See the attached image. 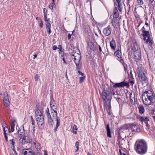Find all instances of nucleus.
Wrapping results in <instances>:
<instances>
[{
    "label": "nucleus",
    "mask_w": 155,
    "mask_h": 155,
    "mask_svg": "<svg viewBox=\"0 0 155 155\" xmlns=\"http://www.w3.org/2000/svg\"><path fill=\"white\" fill-rule=\"evenodd\" d=\"M84 76L82 77L81 76V77L79 78V82L80 83H82L84 80Z\"/></svg>",
    "instance_id": "c03bdc74"
},
{
    "label": "nucleus",
    "mask_w": 155,
    "mask_h": 155,
    "mask_svg": "<svg viewBox=\"0 0 155 155\" xmlns=\"http://www.w3.org/2000/svg\"><path fill=\"white\" fill-rule=\"evenodd\" d=\"M39 26L41 28H42L43 27V24L42 20H41V22L39 24Z\"/></svg>",
    "instance_id": "6e6d98bb"
},
{
    "label": "nucleus",
    "mask_w": 155,
    "mask_h": 155,
    "mask_svg": "<svg viewBox=\"0 0 155 155\" xmlns=\"http://www.w3.org/2000/svg\"><path fill=\"white\" fill-rule=\"evenodd\" d=\"M143 21H141L139 23V25H138V27H139L140 25V24H141V23H143Z\"/></svg>",
    "instance_id": "338daca9"
},
{
    "label": "nucleus",
    "mask_w": 155,
    "mask_h": 155,
    "mask_svg": "<svg viewBox=\"0 0 155 155\" xmlns=\"http://www.w3.org/2000/svg\"><path fill=\"white\" fill-rule=\"evenodd\" d=\"M58 48V47L56 45H54L53 46L52 49L53 50H56Z\"/></svg>",
    "instance_id": "5fc2aeb1"
},
{
    "label": "nucleus",
    "mask_w": 155,
    "mask_h": 155,
    "mask_svg": "<svg viewBox=\"0 0 155 155\" xmlns=\"http://www.w3.org/2000/svg\"><path fill=\"white\" fill-rule=\"evenodd\" d=\"M146 21L145 23V25L146 26V27H149V24L148 23V22H147V21H148V20L147 18H146Z\"/></svg>",
    "instance_id": "09e8293b"
},
{
    "label": "nucleus",
    "mask_w": 155,
    "mask_h": 155,
    "mask_svg": "<svg viewBox=\"0 0 155 155\" xmlns=\"http://www.w3.org/2000/svg\"><path fill=\"white\" fill-rule=\"evenodd\" d=\"M130 76L131 77L133 78L132 71L130 72Z\"/></svg>",
    "instance_id": "69168bd1"
},
{
    "label": "nucleus",
    "mask_w": 155,
    "mask_h": 155,
    "mask_svg": "<svg viewBox=\"0 0 155 155\" xmlns=\"http://www.w3.org/2000/svg\"><path fill=\"white\" fill-rule=\"evenodd\" d=\"M146 29H145V28L144 26H143L142 28H141V29L143 33L145 31H146Z\"/></svg>",
    "instance_id": "864d4df0"
},
{
    "label": "nucleus",
    "mask_w": 155,
    "mask_h": 155,
    "mask_svg": "<svg viewBox=\"0 0 155 155\" xmlns=\"http://www.w3.org/2000/svg\"><path fill=\"white\" fill-rule=\"evenodd\" d=\"M15 121L12 122L11 124V130L12 132H13L14 130V127L15 126V124L14 123Z\"/></svg>",
    "instance_id": "c9c22d12"
},
{
    "label": "nucleus",
    "mask_w": 155,
    "mask_h": 155,
    "mask_svg": "<svg viewBox=\"0 0 155 155\" xmlns=\"http://www.w3.org/2000/svg\"><path fill=\"white\" fill-rule=\"evenodd\" d=\"M137 118L138 120L139 121L142 125H145L147 129H149L150 125L151 124V118L149 116H145L143 115L141 116L138 115Z\"/></svg>",
    "instance_id": "7ed1b4c3"
},
{
    "label": "nucleus",
    "mask_w": 155,
    "mask_h": 155,
    "mask_svg": "<svg viewBox=\"0 0 155 155\" xmlns=\"http://www.w3.org/2000/svg\"><path fill=\"white\" fill-rule=\"evenodd\" d=\"M59 125H55V127L54 129V132H55L58 128V127H59Z\"/></svg>",
    "instance_id": "603ef678"
},
{
    "label": "nucleus",
    "mask_w": 155,
    "mask_h": 155,
    "mask_svg": "<svg viewBox=\"0 0 155 155\" xmlns=\"http://www.w3.org/2000/svg\"><path fill=\"white\" fill-rule=\"evenodd\" d=\"M23 153L25 155H35V154L30 149H27L23 151Z\"/></svg>",
    "instance_id": "4be33fe9"
},
{
    "label": "nucleus",
    "mask_w": 155,
    "mask_h": 155,
    "mask_svg": "<svg viewBox=\"0 0 155 155\" xmlns=\"http://www.w3.org/2000/svg\"><path fill=\"white\" fill-rule=\"evenodd\" d=\"M114 12L113 16L114 18H116L117 19H119V17L118 16V12L117 8L114 10Z\"/></svg>",
    "instance_id": "c756f323"
},
{
    "label": "nucleus",
    "mask_w": 155,
    "mask_h": 155,
    "mask_svg": "<svg viewBox=\"0 0 155 155\" xmlns=\"http://www.w3.org/2000/svg\"><path fill=\"white\" fill-rule=\"evenodd\" d=\"M36 119L39 127L41 129L43 128L44 126V121L43 116L37 117V119Z\"/></svg>",
    "instance_id": "1a4fd4ad"
},
{
    "label": "nucleus",
    "mask_w": 155,
    "mask_h": 155,
    "mask_svg": "<svg viewBox=\"0 0 155 155\" xmlns=\"http://www.w3.org/2000/svg\"><path fill=\"white\" fill-rule=\"evenodd\" d=\"M117 143L119 147L121 148L123 147L125 144V140L122 138H120L117 140Z\"/></svg>",
    "instance_id": "f3484780"
},
{
    "label": "nucleus",
    "mask_w": 155,
    "mask_h": 155,
    "mask_svg": "<svg viewBox=\"0 0 155 155\" xmlns=\"http://www.w3.org/2000/svg\"><path fill=\"white\" fill-rule=\"evenodd\" d=\"M119 19H117V18H114L112 22L113 26L115 27L118 25L119 23Z\"/></svg>",
    "instance_id": "393cba45"
},
{
    "label": "nucleus",
    "mask_w": 155,
    "mask_h": 155,
    "mask_svg": "<svg viewBox=\"0 0 155 155\" xmlns=\"http://www.w3.org/2000/svg\"><path fill=\"white\" fill-rule=\"evenodd\" d=\"M3 103L6 107H8L9 105V100L7 92L5 93L4 94Z\"/></svg>",
    "instance_id": "9d476101"
},
{
    "label": "nucleus",
    "mask_w": 155,
    "mask_h": 155,
    "mask_svg": "<svg viewBox=\"0 0 155 155\" xmlns=\"http://www.w3.org/2000/svg\"><path fill=\"white\" fill-rule=\"evenodd\" d=\"M78 127L76 125L74 124L72 127L71 126V131L72 132L73 134H77Z\"/></svg>",
    "instance_id": "412c9836"
},
{
    "label": "nucleus",
    "mask_w": 155,
    "mask_h": 155,
    "mask_svg": "<svg viewBox=\"0 0 155 155\" xmlns=\"http://www.w3.org/2000/svg\"><path fill=\"white\" fill-rule=\"evenodd\" d=\"M72 59L76 64L77 68L79 64L81 55L79 50L77 48H75L72 52Z\"/></svg>",
    "instance_id": "39448f33"
},
{
    "label": "nucleus",
    "mask_w": 155,
    "mask_h": 155,
    "mask_svg": "<svg viewBox=\"0 0 155 155\" xmlns=\"http://www.w3.org/2000/svg\"><path fill=\"white\" fill-rule=\"evenodd\" d=\"M44 18L45 21L47 22H48L49 21L50 19L49 18H47L46 16V14H45V15H44Z\"/></svg>",
    "instance_id": "37998d69"
},
{
    "label": "nucleus",
    "mask_w": 155,
    "mask_h": 155,
    "mask_svg": "<svg viewBox=\"0 0 155 155\" xmlns=\"http://www.w3.org/2000/svg\"><path fill=\"white\" fill-rule=\"evenodd\" d=\"M56 125L59 126L60 122V119L59 118H57V119H56Z\"/></svg>",
    "instance_id": "a18cd8bd"
},
{
    "label": "nucleus",
    "mask_w": 155,
    "mask_h": 155,
    "mask_svg": "<svg viewBox=\"0 0 155 155\" xmlns=\"http://www.w3.org/2000/svg\"><path fill=\"white\" fill-rule=\"evenodd\" d=\"M135 150L137 152L141 155L145 154L147 150V146L146 142L143 140L136 142Z\"/></svg>",
    "instance_id": "f03ea898"
},
{
    "label": "nucleus",
    "mask_w": 155,
    "mask_h": 155,
    "mask_svg": "<svg viewBox=\"0 0 155 155\" xmlns=\"http://www.w3.org/2000/svg\"><path fill=\"white\" fill-rule=\"evenodd\" d=\"M24 140H25V142L27 143H31L32 141V140L30 139L28 136H24L23 137Z\"/></svg>",
    "instance_id": "bb28decb"
},
{
    "label": "nucleus",
    "mask_w": 155,
    "mask_h": 155,
    "mask_svg": "<svg viewBox=\"0 0 155 155\" xmlns=\"http://www.w3.org/2000/svg\"><path fill=\"white\" fill-rule=\"evenodd\" d=\"M132 49L134 52H137L140 51L139 46L136 42L133 43Z\"/></svg>",
    "instance_id": "dca6fc26"
},
{
    "label": "nucleus",
    "mask_w": 155,
    "mask_h": 155,
    "mask_svg": "<svg viewBox=\"0 0 155 155\" xmlns=\"http://www.w3.org/2000/svg\"><path fill=\"white\" fill-rule=\"evenodd\" d=\"M62 60L63 61L64 63L65 64H66V63L65 61V59L64 58H62Z\"/></svg>",
    "instance_id": "e2e57ef3"
},
{
    "label": "nucleus",
    "mask_w": 155,
    "mask_h": 155,
    "mask_svg": "<svg viewBox=\"0 0 155 155\" xmlns=\"http://www.w3.org/2000/svg\"><path fill=\"white\" fill-rule=\"evenodd\" d=\"M25 140H24V138L23 137H20L19 140V143H20V144L22 145L25 144V143H26V142L25 141Z\"/></svg>",
    "instance_id": "473e14b6"
},
{
    "label": "nucleus",
    "mask_w": 155,
    "mask_h": 155,
    "mask_svg": "<svg viewBox=\"0 0 155 155\" xmlns=\"http://www.w3.org/2000/svg\"><path fill=\"white\" fill-rule=\"evenodd\" d=\"M118 4V9L119 11L121 12L122 9V5L120 0H116Z\"/></svg>",
    "instance_id": "c85d7f7f"
},
{
    "label": "nucleus",
    "mask_w": 155,
    "mask_h": 155,
    "mask_svg": "<svg viewBox=\"0 0 155 155\" xmlns=\"http://www.w3.org/2000/svg\"><path fill=\"white\" fill-rule=\"evenodd\" d=\"M106 129L107 136L109 137H111V134L110 129L109 127V124H107V125Z\"/></svg>",
    "instance_id": "a878e982"
},
{
    "label": "nucleus",
    "mask_w": 155,
    "mask_h": 155,
    "mask_svg": "<svg viewBox=\"0 0 155 155\" xmlns=\"http://www.w3.org/2000/svg\"><path fill=\"white\" fill-rule=\"evenodd\" d=\"M140 129L138 126L136 124H132L130 125V127L129 129V132L130 133L129 134V135L131 136L136 133L140 132Z\"/></svg>",
    "instance_id": "6e6552de"
},
{
    "label": "nucleus",
    "mask_w": 155,
    "mask_h": 155,
    "mask_svg": "<svg viewBox=\"0 0 155 155\" xmlns=\"http://www.w3.org/2000/svg\"><path fill=\"white\" fill-rule=\"evenodd\" d=\"M55 103L54 99H52L51 100L50 104V106L55 105Z\"/></svg>",
    "instance_id": "58836bf2"
},
{
    "label": "nucleus",
    "mask_w": 155,
    "mask_h": 155,
    "mask_svg": "<svg viewBox=\"0 0 155 155\" xmlns=\"http://www.w3.org/2000/svg\"><path fill=\"white\" fill-rule=\"evenodd\" d=\"M33 129H32V131H33V133H34L35 131V127L34 126H33Z\"/></svg>",
    "instance_id": "0e129e2a"
},
{
    "label": "nucleus",
    "mask_w": 155,
    "mask_h": 155,
    "mask_svg": "<svg viewBox=\"0 0 155 155\" xmlns=\"http://www.w3.org/2000/svg\"><path fill=\"white\" fill-rule=\"evenodd\" d=\"M50 107L51 108L52 113L53 112V111L54 112H56L57 111L56 107L55 105L51 106Z\"/></svg>",
    "instance_id": "e433bc0d"
},
{
    "label": "nucleus",
    "mask_w": 155,
    "mask_h": 155,
    "mask_svg": "<svg viewBox=\"0 0 155 155\" xmlns=\"http://www.w3.org/2000/svg\"><path fill=\"white\" fill-rule=\"evenodd\" d=\"M117 59L119 61H120L121 63H123L124 62V60L121 58H120V59Z\"/></svg>",
    "instance_id": "4d7b16f0"
},
{
    "label": "nucleus",
    "mask_w": 155,
    "mask_h": 155,
    "mask_svg": "<svg viewBox=\"0 0 155 155\" xmlns=\"http://www.w3.org/2000/svg\"><path fill=\"white\" fill-rule=\"evenodd\" d=\"M139 112L140 114H143L145 111V109L144 107L142 105L139 106L138 107Z\"/></svg>",
    "instance_id": "b1692460"
},
{
    "label": "nucleus",
    "mask_w": 155,
    "mask_h": 155,
    "mask_svg": "<svg viewBox=\"0 0 155 155\" xmlns=\"http://www.w3.org/2000/svg\"><path fill=\"white\" fill-rule=\"evenodd\" d=\"M117 140H119L120 138H122L121 137V136L120 134L119 133L118 134V136H117Z\"/></svg>",
    "instance_id": "13d9d810"
},
{
    "label": "nucleus",
    "mask_w": 155,
    "mask_h": 155,
    "mask_svg": "<svg viewBox=\"0 0 155 155\" xmlns=\"http://www.w3.org/2000/svg\"><path fill=\"white\" fill-rule=\"evenodd\" d=\"M128 84L126 83L124 81H123L120 83H116L113 86L114 88L117 87H123L125 86H127Z\"/></svg>",
    "instance_id": "f8f14e48"
},
{
    "label": "nucleus",
    "mask_w": 155,
    "mask_h": 155,
    "mask_svg": "<svg viewBox=\"0 0 155 155\" xmlns=\"http://www.w3.org/2000/svg\"><path fill=\"white\" fill-rule=\"evenodd\" d=\"M3 129L5 138V140L7 141L8 140L7 135H9L10 132L8 127H5Z\"/></svg>",
    "instance_id": "2eb2a0df"
},
{
    "label": "nucleus",
    "mask_w": 155,
    "mask_h": 155,
    "mask_svg": "<svg viewBox=\"0 0 155 155\" xmlns=\"http://www.w3.org/2000/svg\"><path fill=\"white\" fill-rule=\"evenodd\" d=\"M137 72L140 81L143 83H146L147 78L145 76L146 72L144 68L142 67H138L137 68Z\"/></svg>",
    "instance_id": "20e7f679"
},
{
    "label": "nucleus",
    "mask_w": 155,
    "mask_h": 155,
    "mask_svg": "<svg viewBox=\"0 0 155 155\" xmlns=\"http://www.w3.org/2000/svg\"><path fill=\"white\" fill-rule=\"evenodd\" d=\"M110 45L111 48L113 50H115L116 47V42L114 39H113L110 41Z\"/></svg>",
    "instance_id": "6ab92c4d"
},
{
    "label": "nucleus",
    "mask_w": 155,
    "mask_h": 155,
    "mask_svg": "<svg viewBox=\"0 0 155 155\" xmlns=\"http://www.w3.org/2000/svg\"><path fill=\"white\" fill-rule=\"evenodd\" d=\"M31 121L32 122H31V124L32 125L34 126V119L33 118V117L32 116H31Z\"/></svg>",
    "instance_id": "3c124183"
},
{
    "label": "nucleus",
    "mask_w": 155,
    "mask_h": 155,
    "mask_svg": "<svg viewBox=\"0 0 155 155\" xmlns=\"http://www.w3.org/2000/svg\"><path fill=\"white\" fill-rule=\"evenodd\" d=\"M34 78L35 81L37 82L39 78L38 75V74H35Z\"/></svg>",
    "instance_id": "a19ab883"
},
{
    "label": "nucleus",
    "mask_w": 155,
    "mask_h": 155,
    "mask_svg": "<svg viewBox=\"0 0 155 155\" xmlns=\"http://www.w3.org/2000/svg\"><path fill=\"white\" fill-rule=\"evenodd\" d=\"M52 116L54 117H56V119H57V118H59L57 117V111H56V112H54V114H53Z\"/></svg>",
    "instance_id": "49530a36"
},
{
    "label": "nucleus",
    "mask_w": 155,
    "mask_h": 155,
    "mask_svg": "<svg viewBox=\"0 0 155 155\" xmlns=\"http://www.w3.org/2000/svg\"><path fill=\"white\" fill-rule=\"evenodd\" d=\"M149 2L153 6L155 5V1L154 0H149Z\"/></svg>",
    "instance_id": "ea45409f"
},
{
    "label": "nucleus",
    "mask_w": 155,
    "mask_h": 155,
    "mask_svg": "<svg viewBox=\"0 0 155 155\" xmlns=\"http://www.w3.org/2000/svg\"><path fill=\"white\" fill-rule=\"evenodd\" d=\"M53 3H52L51 4H50L49 5V8L51 10H52L53 8Z\"/></svg>",
    "instance_id": "8fccbe9b"
},
{
    "label": "nucleus",
    "mask_w": 155,
    "mask_h": 155,
    "mask_svg": "<svg viewBox=\"0 0 155 155\" xmlns=\"http://www.w3.org/2000/svg\"><path fill=\"white\" fill-rule=\"evenodd\" d=\"M78 73H79V74H80L81 76H83L84 75V74L82 72H80L79 71H78Z\"/></svg>",
    "instance_id": "bf43d9fd"
},
{
    "label": "nucleus",
    "mask_w": 155,
    "mask_h": 155,
    "mask_svg": "<svg viewBox=\"0 0 155 155\" xmlns=\"http://www.w3.org/2000/svg\"><path fill=\"white\" fill-rule=\"evenodd\" d=\"M130 101L131 102H133L134 101H135V95L134 94L133 95L131 93L130 95Z\"/></svg>",
    "instance_id": "f704fd0d"
},
{
    "label": "nucleus",
    "mask_w": 155,
    "mask_h": 155,
    "mask_svg": "<svg viewBox=\"0 0 155 155\" xmlns=\"http://www.w3.org/2000/svg\"><path fill=\"white\" fill-rule=\"evenodd\" d=\"M134 58L135 60L136 61L140 60L141 58L140 51H138L134 52Z\"/></svg>",
    "instance_id": "9b49d317"
},
{
    "label": "nucleus",
    "mask_w": 155,
    "mask_h": 155,
    "mask_svg": "<svg viewBox=\"0 0 155 155\" xmlns=\"http://www.w3.org/2000/svg\"><path fill=\"white\" fill-rule=\"evenodd\" d=\"M121 51L119 50H118L115 52L114 54L115 56L118 58L117 59H120V58H121Z\"/></svg>",
    "instance_id": "cd10ccee"
},
{
    "label": "nucleus",
    "mask_w": 155,
    "mask_h": 155,
    "mask_svg": "<svg viewBox=\"0 0 155 155\" xmlns=\"http://www.w3.org/2000/svg\"><path fill=\"white\" fill-rule=\"evenodd\" d=\"M51 27L50 23L49 22H47L46 24V29L47 31L48 32V34L49 35H50L51 33Z\"/></svg>",
    "instance_id": "5701e85b"
},
{
    "label": "nucleus",
    "mask_w": 155,
    "mask_h": 155,
    "mask_svg": "<svg viewBox=\"0 0 155 155\" xmlns=\"http://www.w3.org/2000/svg\"><path fill=\"white\" fill-rule=\"evenodd\" d=\"M48 124L51 125H52L53 124V120L52 119L51 117L48 118Z\"/></svg>",
    "instance_id": "2f4dec72"
},
{
    "label": "nucleus",
    "mask_w": 155,
    "mask_h": 155,
    "mask_svg": "<svg viewBox=\"0 0 155 155\" xmlns=\"http://www.w3.org/2000/svg\"><path fill=\"white\" fill-rule=\"evenodd\" d=\"M111 28L110 25L105 28L103 30V32L106 36H109L111 33Z\"/></svg>",
    "instance_id": "4468645a"
},
{
    "label": "nucleus",
    "mask_w": 155,
    "mask_h": 155,
    "mask_svg": "<svg viewBox=\"0 0 155 155\" xmlns=\"http://www.w3.org/2000/svg\"><path fill=\"white\" fill-rule=\"evenodd\" d=\"M71 35L70 34H68V39L69 40L71 38Z\"/></svg>",
    "instance_id": "052dcab7"
},
{
    "label": "nucleus",
    "mask_w": 155,
    "mask_h": 155,
    "mask_svg": "<svg viewBox=\"0 0 155 155\" xmlns=\"http://www.w3.org/2000/svg\"><path fill=\"white\" fill-rule=\"evenodd\" d=\"M22 132H21V130H18V135L19 137L20 138L21 137H23L24 135V130H22Z\"/></svg>",
    "instance_id": "7c9ffc66"
},
{
    "label": "nucleus",
    "mask_w": 155,
    "mask_h": 155,
    "mask_svg": "<svg viewBox=\"0 0 155 155\" xmlns=\"http://www.w3.org/2000/svg\"><path fill=\"white\" fill-rule=\"evenodd\" d=\"M78 144H79V142L78 141H77L75 143V146L77 149L75 150L76 152H77L78 151L79 149V147H78Z\"/></svg>",
    "instance_id": "4c0bfd02"
},
{
    "label": "nucleus",
    "mask_w": 155,
    "mask_h": 155,
    "mask_svg": "<svg viewBox=\"0 0 155 155\" xmlns=\"http://www.w3.org/2000/svg\"><path fill=\"white\" fill-rule=\"evenodd\" d=\"M45 114L47 118L51 117L48 108H47L45 110Z\"/></svg>",
    "instance_id": "72a5a7b5"
},
{
    "label": "nucleus",
    "mask_w": 155,
    "mask_h": 155,
    "mask_svg": "<svg viewBox=\"0 0 155 155\" xmlns=\"http://www.w3.org/2000/svg\"><path fill=\"white\" fill-rule=\"evenodd\" d=\"M142 35L143 37V40L145 41V42L148 45L149 48H152L153 41L150 38L149 31H146L143 32Z\"/></svg>",
    "instance_id": "423d86ee"
},
{
    "label": "nucleus",
    "mask_w": 155,
    "mask_h": 155,
    "mask_svg": "<svg viewBox=\"0 0 155 155\" xmlns=\"http://www.w3.org/2000/svg\"><path fill=\"white\" fill-rule=\"evenodd\" d=\"M116 94L113 91L110 92L108 91H107L105 89H104L103 91L101 96L103 100L106 101V100H110L112 98V95L114 96Z\"/></svg>",
    "instance_id": "0eeeda50"
},
{
    "label": "nucleus",
    "mask_w": 155,
    "mask_h": 155,
    "mask_svg": "<svg viewBox=\"0 0 155 155\" xmlns=\"http://www.w3.org/2000/svg\"><path fill=\"white\" fill-rule=\"evenodd\" d=\"M35 119H37V117H41L43 116V114L41 111L39 110H36L35 112Z\"/></svg>",
    "instance_id": "a211bd4d"
},
{
    "label": "nucleus",
    "mask_w": 155,
    "mask_h": 155,
    "mask_svg": "<svg viewBox=\"0 0 155 155\" xmlns=\"http://www.w3.org/2000/svg\"><path fill=\"white\" fill-rule=\"evenodd\" d=\"M137 2L139 5H141L143 4V0H137Z\"/></svg>",
    "instance_id": "de8ad7c7"
},
{
    "label": "nucleus",
    "mask_w": 155,
    "mask_h": 155,
    "mask_svg": "<svg viewBox=\"0 0 155 155\" xmlns=\"http://www.w3.org/2000/svg\"><path fill=\"white\" fill-rule=\"evenodd\" d=\"M114 97L115 98H116V100L118 102H119V101L120 100V98L119 97L117 98L115 96Z\"/></svg>",
    "instance_id": "680f3d73"
},
{
    "label": "nucleus",
    "mask_w": 155,
    "mask_h": 155,
    "mask_svg": "<svg viewBox=\"0 0 155 155\" xmlns=\"http://www.w3.org/2000/svg\"><path fill=\"white\" fill-rule=\"evenodd\" d=\"M34 144L35 145V146L36 147V149L38 150L40 149V147L39 146H38V143H36L35 142H33Z\"/></svg>",
    "instance_id": "79ce46f5"
},
{
    "label": "nucleus",
    "mask_w": 155,
    "mask_h": 155,
    "mask_svg": "<svg viewBox=\"0 0 155 155\" xmlns=\"http://www.w3.org/2000/svg\"><path fill=\"white\" fill-rule=\"evenodd\" d=\"M10 144H11V148L12 149L14 153V154L17 155V153L15 149V147H14V142L13 141V139L10 140Z\"/></svg>",
    "instance_id": "aec40b11"
},
{
    "label": "nucleus",
    "mask_w": 155,
    "mask_h": 155,
    "mask_svg": "<svg viewBox=\"0 0 155 155\" xmlns=\"http://www.w3.org/2000/svg\"><path fill=\"white\" fill-rule=\"evenodd\" d=\"M99 49L100 51L101 52L102 49H101V47L100 45H99Z\"/></svg>",
    "instance_id": "774afa93"
},
{
    "label": "nucleus",
    "mask_w": 155,
    "mask_h": 155,
    "mask_svg": "<svg viewBox=\"0 0 155 155\" xmlns=\"http://www.w3.org/2000/svg\"><path fill=\"white\" fill-rule=\"evenodd\" d=\"M142 99L146 105L152 104L155 102V94L150 90L144 91L142 95Z\"/></svg>",
    "instance_id": "f257e3e1"
},
{
    "label": "nucleus",
    "mask_w": 155,
    "mask_h": 155,
    "mask_svg": "<svg viewBox=\"0 0 155 155\" xmlns=\"http://www.w3.org/2000/svg\"><path fill=\"white\" fill-rule=\"evenodd\" d=\"M130 125L129 124H126L120 127V131L123 132H126L127 131L129 132V129L130 127Z\"/></svg>",
    "instance_id": "ddd939ff"
}]
</instances>
